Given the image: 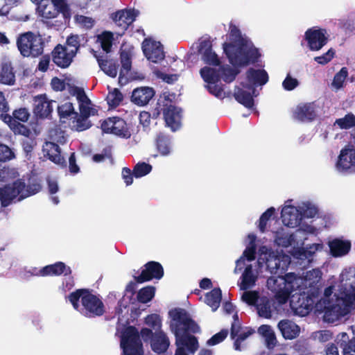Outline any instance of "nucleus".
Returning <instances> with one entry per match:
<instances>
[{"mask_svg": "<svg viewBox=\"0 0 355 355\" xmlns=\"http://www.w3.org/2000/svg\"><path fill=\"white\" fill-rule=\"evenodd\" d=\"M168 315L171 318L170 328L175 335V344L178 346L175 355H188L184 347L189 353L194 354L199 344L197 338L190 334L199 333V325L184 309H173L169 311Z\"/></svg>", "mask_w": 355, "mask_h": 355, "instance_id": "1", "label": "nucleus"}, {"mask_svg": "<svg viewBox=\"0 0 355 355\" xmlns=\"http://www.w3.org/2000/svg\"><path fill=\"white\" fill-rule=\"evenodd\" d=\"M230 42H224L223 48L229 62L234 67H245L257 62L261 53L252 42L243 37L239 28L230 24Z\"/></svg>", "mask_w": 355, "mask_h": 355, "instance_id": "2", "label": "nucleus"}, {"mask_svg": "<svg viewBox=\"0 0 355 355\" xmlns=\"http://www.w3.org/2000/svg\"><path fill=\"white\" fill-rule=\"evenodd\" d=\"M335 301L320 299L315 304V312L324 313V320L334 322L347 315L355 300V290L342 285L338 293H335Z\"/></svg>", "mask_w": 355, "mask_h": 355, "instance_id": "3", "label": "nucleus"}, {"mask_svg": "<svg viewBox=\"0 0 355 355\" xmlns=\"http://www.w3.org/2000/svg\"><path fill=\"white\" fill-rule=\"evenodd\" d=\"M67 298L73 308L87 318L99 317L105 312L103 301L88 288L76 289Z\"/></svg>", "mask_w": 355, "mask_h": 355, "instance_id": "4", "label": "nucleus"}, {"mask_svg": "<svg viewBox=\"0 0 355 355\" xmlns=\"http://www.w3.org/2000/svg\"><path fill=\"white\" fill-rule=\"evenodd\" d=\"M180 111L173 105V101L168 95L164 94L160 95L157 100L156 106L153 110V117L157 119L162 113L166 125L175 132L180 127Z\"/></svg>", "mask_w": 355, "mask_h": 355, "instance_id": "5", "label": "nucleus"}, {"mask_svg": "<svg viewBox=\"0 0 355 355\" xmlns=\"http://www.w3.org/2000/svg\"><path fill=\"white\" fill-rule=\"evenodd\" d=\"M16 44L23 57L37 58L43 54L45 42L39 33L27 31L18 35Z\"/></svg>", "mask_w": 355, "mask_h": 355, "instance_id": "6", "label": "nucleus"}, {"mask_svg": "<svg viewBox=\"0 0 355 355\" xmlns=\"http://www.w3.org/2000/svg\"><path fill=\"white\" fill-rule=\"evenodd\" d=\"M320 293L318 286H311L307 291L295 293L292 295L290 300V306L295 315L306 316L313 309L315 304L319 301Z\"/></svg>", "mask_w": 355, "mask_h": 355, "instance_id": "7", "label": "nucleus"}, {"mask_svg": "<svg viewBox=\"0 0 355 355\" xmlns=\"http://www.w3.org/2000/svg\"><path fill=\"white\" fill-rule=\"evenodd\" d=\"M294 273H288L285 276H272L267 279V287L272 293L280 304H285L294 290Z\"/></svg>", "mask_w": 355, "mask_h": 355, "instance_id": "8", "label": "nucleus"}, {"mask_svg": "<svg viewBox=\"0 0 355 355\" xmlns=\"http://www.w3.org/2000/svg\"><path fill=\"white\" fill-rule=\"evenodd\" d=\"M120 345L123 355H144L139 333L134 326H128L122 331Z\"/></svg>", "mask_w": 355, "mask_h": 355, "instance_id": "9", "label": "nucleus"}, {"mask_svg": "<svg viewBox=\"0 0 355 355\" xmlns=\"http://www.w3.org/2000/svg\"><path fill=\"white\" fill-rule=\"evenodd\" d=\"M26 187V183L21 179H17L12 184L0 187V202L3 207L10 205L15 199L19 198L22 190Z\"/></svg>", "mask_w": 355, "mask_h": 355, "instance_id": "10", "label": "nucleus"}, {"mask_svg": "<svg viewBox=\"0 0 355 355\" xmlns=\"http://www.w3.org/2000/svg\"><path fill=\"white\" fill-rule=\"evenodd\" d=\"M164 274L162 264L157 261H150L144 266L139 275L134 276V279L139 284H142L153 279H160Z\"/></svg>", "mask_w": 355, "mask_h": 355, "instance_id": "11", "label": "nucleus"}, {"mask_svg": "<svg viewBox=\"0 0 355 355\" xmlns=\"http://www.w3.org/2000/svg\"><path fill=\"white\" fill-rule=\"evenodd\" d=\"M246 80L248 83L243 84V87L252 90V94H254L255 87L266 85L268 82L269 76L264 69L250 68L246 71Z\"/></svg>", "mask_w": 355, "mask_h": 355, "instance_id": "12", "label": "nucleus"}, {"mask_svg": "<svg viewBox=\"0 0 355 355\" xmlns=\"http://www.w3.org/2000/svg\"><path fill=\"white\" fill-rule=\"evenodd\" d=\"M327 31L322 28H311L305 32V40L311 51L321 49L328 42L326 36Z\"/></svg>", "mask_w": 355, "mask_h": 355, "instance_id": "13", "label": "nucleus"}, {"mask_svg": "<svg viewBox=\"0 0 355 355\" xmlns=\"http://www.w3.org/2000/svg\"><path fill=\"white\" fill-rule=\"evenodd\" d=\"M254 333L255 331L252 327H243L241 322H232L230 329V337L234 340V349L241 351L243 349L241 345L242 342Z\"/></svg>", "mask_w": 355, "mask_h": 355, "instance_id": "14", "label": "nucleus"}, {"mask_svg": "<svg viewBox=\"0 0 355 355\" xmlns=\"http://www.w3.org/2000/svg\"><path fill=\"white\" fill-rule=\"evenodd\" d=\"M142 50L146 58L155 63L162 60L165 56L161 44L150 39L144 40Z\"/></svg>", "mask_w": 355, "mask_h": 355, "instance_id": "15", "label": "nucleus"}, {"mask_svg": "<svg viewBox=\"0 0 355 355\" xmlns=\"http://www.w3.org/2000/svg\"><path fill=\"white\" fill-rule=\"evenodd\" d=\"M53 63L61 69L69 67L72 63L75 56L67 51L63 45L57 44L51 52Z\"/></svg>", "mask_w": 355, "mask_h": 355, "instance_id": "16", "label": "nucleus"}, {"mask_svg": "<svg viewBox=\"0 0 355 355\" xmlns=\"http://www.w3.org/2000/svg\"><path fill=\"white\" fill-rule=\"evenodd\" d=\"M198 53L202 55V60L205 63L214 67L220 65V60L218 55L213 51L212 43L209 39L202 40L200 42Z\"/></svg>", "mask_w": 355, "mask_h": 355, "instance_id": "17", "label": "nucleus"}, {"mask_svg": "<svg viewBox=\"0 0 355 355\" xmlns=\"http://www.w3.org/2000/svg\"><path fill=\"white\" fill-rule=\"evenodd\" d=\"M317 116L314 103L299 104L293 112V117L302 122H311Z\"/></svg>", "mask_w": 355, "mask_h": 355, "instance_id": "18", "label": "nucleus"}, {"mask_svg": "<svg viewBox=\"0 0 355 355\" xmlns=\"http://www.w3.org/2000/svg\"><path fill=\"white\" fill-rule=\"evenodd\" d=\"M139 12L135 10H121L112 14V19L123 32L136 19Z\"/></svg>", "mask_w": 355, "mask_h": 355, "instance_id": "19", "label": "nucleus"}, {"mask_svg": "<svg viewBox=\"0 0 355 355\" xmlns=\"http://www.w3.org/2000/svg\"><path fill=\"white\" fill-rule=\"evenodd\" d=\"M42 152L44 157L52 162L60 166L62 168L67 167V163L63 156L61 155L60 146L51 141H46L43 146Z\"/></svg>", "mask_w": 355, "mask_h": 355, "instance_id": "20", "label": "nucleus"}, {"mask_svg": "<svg viewBox=\"0 0 355 355\" xmlns=\"http://www.w3.org/2000/svg\"><path fill=\"white\" fill-rule=\"evenodd\" d=\"M55 101H49L46 94H41L35 98L34 113L41 119L49 117L53 112Z\"/></svg>", "mask_w": 355, "mask_h": 355, "instance_id": "21", "label": "nucleus"}, {"mask_svg": "<svg viewBox=\"0 0 355 355\" xmlns=\"http://www.w3.org/2000/svg\"><path fill=\"white\" fill-rule=\"evenodd\" d=\"M88 41L87 34H71L67 37L65 44L63 46L76 57L80 47L86 46Z\"/></svg>", "mask_w": 355, "mask_h": 355, "instance_id": "22", "label": "nucleus"}, {"mask_svg": "<svg viewBox=\"0 0 355 355\" xmlns=\"http://www.w3.org/2000/svg\"><path fill=\"white\" fill-rule=\"evenodd\" d=\"M88 41L87 34H71L67 37L65 44L63 46L76 57L80 47L86 46Z\"/></svg>", "mask_w": 355, "mask_h": 355, "instance_id": "23", "label": "nucleus"}, {"mask_svg": "<svg viewBox=\"0 0 355 355\" xmlns=\"http://www.w3.org/2000/svg\"><path fill=\"white\" fill-rule=\"evenodd\" d=\"M355 166V149H342L336 163V167L340 171H347Z\"/></svg>", "mask_w": 355, "mask_h": 355, "instance_id": "24", "label": "nucleus"}, {"mask_svg": "<svg viewBox=\"0 0 355 355\" xmlns=\"http://www.w3.org/2000/svg\"><path fill=\"white\" fill-rule=\"evenodd\" d=\"M72 271L69 266L64 262L58 261L53 264L47 265L40 270V275L42 277L46 276H64L70 275Z\"/></svg>", "mask_w": 355, "mask_h": 355, "instance_id": "25", "label": "nucleus"}, {"mask_svg": "<svg viewBox=\"0 0 355 355\" xmlns=\"http://www.w3.org/2000/svg\"><path fill=\"white\" fill-rule=\"evenodd\" d=\"M154 95L155 91L151 87H137L132 93L131 101L137 105L143 106L147 105Z\"/></svg>", "mask_w": 355, "mask_h": 355, "instance_id": "26", "label": "nucleus"}, {"mask_svg": "<svg viewBox=\"0 0 355 355\" xmlns=\"http://www.w3.org/2000/svg\"><path fill=\"white\" fill-rule=\"evenodd\" d=\"M337 345L342 349L343 355H355V336L352 338L345 333H339L335 339Z\"/></svg>", "mask_w": 355, "mask_h": 355, "instance_id": "27", "label": "nucleus"}, {"mask_svg": "<svg viewBox=\"0 0 355 355\" xmlns=\"http://www.w3.org/2000/svg\"><path fill=\"white\" fill-rule=\"evenodd\" d=\"M155 148L162 156H167L171 154L173 150L171 137L162 132H159L155 139Z\"/></svg>", "mask_w": 355, "mask_h": 355, "instance_id": "28", "label": "nucleus"}, {"mask_svg": "<svg viewBox=\"0 0 355 355\" xmlns=\"http://www.w3.org/2000/svg\"><path fill=\"white\" fill-rule=\"evenodd\" d=\"M277 326L282 336L286 340H292L297 338L300 332V327L289 320L279 321Z\"/></svg>", "mask_w": 355, "mask_h": 355, "instance_id": "29", "label": "nucleus"}, {"mask_svg": "<svg viewBox=\"0 0 355 355\" xmlns=\"http://www.w3.org/2000/svg\"><path fill=\"white\" fill-rule=\"evenodd\" d=\"M330 252L334 257L347 254L351 249V243L340 239H334L329 242Z\"/></svg>", "mask_w": 355, "mask_h": 355, "instance_id": "30", "label": "nucleus"}, {"mask_svg": "<svg viewBox=\"0 0 355 355\" xmlns=\"http://www.w3.org/2000/svg\"><path fill=\"white\" fill-rule=\"evenodd\" d=\"M295 208L293 206H286L281 211V218L283 223L289 227H295L300 225L301 218L295 213Z\"/></svg>", "mask_w": 355, "mask_h": 355, "instance_id": "31", "label": "nucleus"}, {"mask_svg": "<svg viewBox=\"0 0 355 355\" xmlns=\"http://www.w3.org/2000/svg\"><path fill=\"white\" fill-rule=\"evenodd\" d=\"M170 345L167 336L162 331L155 334L151 342V348L153 352L161 354L165 352Z\"/></svg>", "mask_w": 355, "mask_h": 355, "instance_id": "32", "label": "nucleus"}, {"mask_svg": "<svg viewBox=\"0 0 355 355\" xmlns=\"http://www.w3.org/2000/svg\"><path fill=\"white\" fill-rule=\"evenodd\" d=\"M0 83L13 85L15 83V73L10 62H3L0 70Z\"/></svg>", "mask_w": 355, "mask_h": 355, "instance_id": "33", "label": "nucleus"}, {"mask_svg": "<svg viewBox=\"0 0 355 355\" xmlns=\"http://www.w3.org/2000/svg\"><path fill=\"white\" fill-rule=\"evenodd\" d=\"M42 189L40 180L35 177H31L28 180V184L22 190L21 196L18 198V201H21L31 196L35 195L40 192Z\"/></svg>", "mask_w": 355, "mask_h": 355, "instance_id": "34", "label": "nucleus"}, {"mask_svg": "<svg viewBox=\"0 0 355 355\" xmlns=\"http://www.w3.org/2000/svg\"><path fill=\"white\" fill-rule=\"evenodd\" d=\"M257 331L264 338L268 349H272L277 345L275 334L270 325L262 324L258 328Z\"/></svg>", "mask_w": 355, "mask_h": 355, "instance_id": "35", "label": "nucleus"}, {"mask_svg": "<svg viewBox=\"0 0 355 355\" xmlns=\"http://www.w3.org/2000/svg\"><path fill=\"white\" fill-rule=\"evenodd\" d=\"M120 60L121 63V68L119 73V81L122 83H126L127 78L126 75L130 71L132 68V57L131 54L125 51H123L120 54Z\"/></svg>", "mask_w": 355, "mask_h": 355, "instance_id": "36", "label": "nucleus"}, {"mask_svg": "<svg viewBox=\"0 0 355 355\" xmlns=\"http://www.w3.org/2000/svg\"><path fill=\"white\" fill-rule=\"evenodd\" d=\"M96 58L99 67L102 71L105 72L107 76L115 78L118 72L119 65L116 61L113 60H104L101 56H98L96 54L94 55Z\"/></svg>", "mask_w": 355, "mask_h": 355, "instance_id": "37", "label": "nucleus"}, {"mask_svg": "<svg viewBox=\"0 0 355 355\" xmlns=\"http://www.w3.org/2000/svg\"><path fill=\"white\" fill-rule=\"evenodd\" d=\"M200 74L203 80L209 85L217 83L220 80L219 70L205 66L200 69Z\"/></svg>", "mask_w": 355, "mask_h": 355, "instance_id": "38", "label": "nucleus"}, {"mask_svg": "<svg viewBox=\"0 0 355 355\" xmlns=\"http://www.w3.org/2000/svg\"><path fill=\"white\" fill-rule=\"evenodd\" d=\"M272 301L266 296H262L256 306L259 316L270 319L272 317Z\"/></svg>", "mask_w": 355, "mask_h": 355, "instance_id": "39", "label": "nucleus"}, {"mask_svg": "<svg viewBox=\"0 0 355 355\" xmlns=\"http://www.w3.org/2000/svg\"><path fill=\"white\" fill-rule=\"evenodd\" d=\"M222 300V291L220 288H214L205 295V302L213 311H216Z\"/></svg>", "mask_w": 355, "mask_h": 355, "instance_id": "40", "label": "nucleus"}, {"mask_svg": "<svg viewBox=\"0 0 355 355\" xmlns=\"http://www.w3.org/2000/svg\"><path fill=\"white\" fill-rule=\"evenodd\" d=\"M242 281L239 284L241 290H247L252 288L257 281V277L254 275L252 271V267L251 265H248L244 270L243 273L241 276Z\"/></svg>", "mask_w": 355, "mask_h": 355, "instance_id": "41", "label": "nucleus"}, {"mask_svg": "<svg viewBox=\"0 0 355 355\" xmlns=\"http://www.w3.org/2000/svg\"><path fill=\"white\" fill-rule=\"evenodd\" d=\"M111 134L124 138H129L130 137V133L127 128L125 121L118 116H115L114 125L111 130Z\"/></svg>", "mask_w": 355, "mask_h": 355, "instance_id": "42", "label": "nucleus"}, {"mask_svg": "<svg viewBox=\"0 0 355 355\" xmlns=\"http://www.w3.org/2000/svg\"><path fill=\"white\" fill-rule=\"evenodd\" d=\"M234 96L239 103L247 108H252L254 105L252 94L243 89H239L238 91L234 94Z\"/></svg>", "mask_w": 355, "mask_h": 355, "instance_id": "43", "label": "nucleus"}, {"mask_svg": "<svg viewBox=\"0 0 355 355\" xmlns=\"http://www.w3.org/2000/svg\"><path fill=\"white\" fill-rule=\"evenodd\" d=\"M58 113L60 121L78 116V112L74 110L73 105L70 102L58 106Z\"/></svg>", "mask_w": 355, "mask_h": 355, "instance_id": "44", "label": "nucleus"}, {"mask_svg": "<svg viewBox=\"0 0 355 355\" xmlns=\"http://www.w3.org/2000/svg\"><path fill=\"white\" fill-rule=\"evenodd\" d=\"M155 294V288L148 286L141 288L137 295V299L140 303L146 304L152 300Z\"/></svg>", "mask_w": 355, "mask_h": 355, "instance_id": "45", "label": "nucleus"}, {"mask_svg": "<svg viewBox=\"0 0 355 355\" xmlns=\"http://www.w3.org/2000/svg\"><path fill=\"white\" fill-rule=\"evenodd\" d=\"M51 3L58 14H62L64 19H70L71 12L67 0H51Z\"/></svg>", "mask_w": 355, "mask_h": 355, "instance_id": "46", "label": "nucleus"}, {"mask_svg": "<svg viewBox=\"0 0 355 355\" xmlns=\"http://www.w3.org/2000/svg\"><path fill=\"white\" fill-rule=\"evenodd\" d=\"M220 69L221 71L220 78L227 83L233 82L239 73V70L233 69L229 65L222 66Z\"/></svg>", "mask_w": 355, "mask_h": 355, "instance_id": "47", "label": "nucleus"}, {"mask_svg": "<svg viewBox=\"0 0 355 355\" xmlns=\"http://www.w3.org/2000/svg\"><path fill=\"white\" fill-rule=\"evenodd\" d=\"M334 124L345 130L355 127V116L352 113L347 114L343 118L337 119Z\"/></svg>", "mask_w": 355, "mask_h": 355, "instance_id": "48", "label": "nucleus"}, {"mask_svg": "<svg viewBox=\"0 0 355 355\" xmlns=\"http://www.w3.org/2000/svg\"><path fill=\"white\" fill-rule=\"evenodd\" d=\"M152 168L153 167L150 164L146 162H138L132 169L134 177L136 178L144 177L150 173Z\"/></svg>", "mask_w": 355, "mask_h": 355, "instance_id": "49", "label": "nucleus"}, {"mask_svg": "<svg viewBox=\"0 0 355 355\" xmlns=\"http://www.w3.org/2000/svg\"><path fill=\"white\" fill-rule=\"evenodd\" d=\"M102 49L106 53L111 51L113 42V34L111 32H104L98 37Z\"/></svg>", "mask_w": 355, "mask_h": 355, "instance_id": "50", "label": "nucleus"}, {"mask_svg": "<svg viewBox=\"0 0 355 355\" xmlns=\"http://www.w3.org/2000/svg\"><path fill=\"white\" fill-rule=\"evenodd\" d=\"M260 298L261 297H259V292L256 291H245L241 297L242 300L246 304L250 306H255L258 304Z\"/></svg>", "mask_w": 355, "mask_h": 355, "instance_id": "51", "label": "nucleus"}, {"mask_svg": "<svg viewBox=\"0 0 355 355\" xmlns=\"http://www.w3.org/2000/svg\"><path fill=\"white\" fill-rule=\"evenodd\" d=\"M243 257L249 261H252L256 258V245L252 244L247 247L243 253V257H240L236 261V267H239L241 264L243 263Z\"/></svg>", "mask_w": 355, "mask_h": 355, "instance_id": "52", "label": "nucleus"}, {"mask_svg": "<svg viewBox=\"0 0 355 355\" xmlns=\"http://www.w3.org/2000/svg\"><path fill=\"white\" fill-rule=\"evenodd\" d=\"M69 92L72 96H76L78 102H87L89 101V98L86 95L84 89L77 86L71 85L67 83Z\"/></svg>", "mask_w": 355, "mask_h": 355, "instance_id": "53", "label": "nucleus"}, {"mask_svg": "<svg viewBox=\"0 0 355 355\" xmlns=\"http://www.w3.org/2000/svg\"><path fill=\"white\" fill-rule=\"evenodd\" d=\"M17 173L15 168L0 164V182H7L13 179Z\"/></svg>", "mask_w": 355, "mask_h": 355, "instance_id": "54", "label": "nucleus"}, {"mask_svg": "<svg viewBox=\"0 0 355 355\" xmlns=\"http://www.w3.org/2000/svg\"><path fill=\"white\" fill-rule=\"evenodd\" d=\"M15 157V152L8 146L0 142V162H6Z\"/></svg>", "mask_w": 355, "mask_h": 355, "instance_id": "55", "label": "nucleus"}, {"mask_svg": "<svg viewBox=\"0 0 355 355\" xmlns=\"http://www.w3.org/2000/svg\"><path fill=\"white\" fill-rule=\"evenodd\" d=\"M275 209L274 207H270L261 214L259 220V229L260 232H265L267 223L271 216L275 214Z\"/></svg>", "mask_w": 355, "mask_h": 355, "instance_id": "56", "label": "nucleus"}, {"mask_svg": "<svg viewBox=\"0 0 355 355\" xmlns=\"http://www.w3.org/2000/svg\"><path fill=\"white\" fill-rule=\"evenodd\" d=\"M123 98V95L118 89H114L107 97L108 104L114 107L119 106Z\"/></svg>", "mask_w": 355, "mask_h": 355, "instance_id": "57", "label": "nucleus"}, {"mask_svg": "<svg viewBox=\"0 0 355 355\" xmlns=\"http://www.w3.org/2000/svg\"><path fill=\"white\" fill-rule=\"evenodd\" d=\"M10 130L15 135H23L27 138H28L31 135V130L26 125L19 123V121L14 123Z\"/></svg>", "mask_w": 355, "mask_h": 355, "instance_id": "58", "label": "nucleus"}, {"mask_svg": "<svg viewBox=\"0 0 355 355\" xmlns=\"http://www.w3.org/2000/svg\"><path fill=\"white\" fill-rule=\"evenodd\" d=\"M79 103V110L80 116H84L85 118H89L91 115H94L96 111L91 107V101L89 98V101L87 102H78Z\"/></svg>", "mask_w": 355, "mask_h": 355, "instance_id": "59", "label": "nucleus"}, {"mask_svg": "<svg viewBox=\"0 0 355 355\" xmlns=\"http://www.w3.org/2000/svg\"><path fill=\"white\" fill-rule=\"evenodd\" d=\"M72 119H73V122L75 123L73 127L77 131L85 130L91 126V124L87 121V118L80 116L78 113V116L73 117Z\"/></svg>", "mask_w": 355, "mask_h": 355, "instance_id": "60", "label": "nucleus"}, {"mask_svg": "<svg viewBox=\"0 0 355 355\" xmlns=\"http://www.w3.org/2000/svg\"><path fill=\"white\" fill-rule=\"evenodd\" d=\"M13 116L17 121L27 122L30 118V113L28 109L25 107H20L15 110L13 112Z\"/></svg>", "mask_w": 355, "mask_h": 355, "instance_id": "61", "label": "nucleus"}, {"mask_svg": "<svg viewBox=\"0 0 355 355\" xmlns=\"http://www.w3.org/2000/svg\"><path fill=\"white\" fill-rule=\"evenodd\" d=\"M145 323L155 330L159 329L162 326L161 318L157 314L147 315L145 318Z\"/></svg>", "mask_w": 355, "mask_h": 355, "instance_id": "62", "label": "nucleus"}, {"mask_svg": "<svg viewBox=\"0 0 355 355\" xmlns=\"http://www.w3.org/2000/svg\"><path fill=\"white\" fill-rule=\"evenodd\" d=\"M227 334H228V330L227 329H222L218 333H217V334H214V336H212L211 337V338H209L207 340V344L208 345H217V344L223 342L226 338V337L227 336Z\"/></svg>", "mask_w": 355, "mask_h": 355, "instance_id": "63", "label": "nucleus"}, {"mask_svg": "<svg viewBox=\"0 0 355 355\" xmlns=\"http://www.w3.org/2000/svg\"><path fill=\"white\" fill-rule=\"evenodd\" d=\"M41 15L45 19H51L56 18L59 14L53 6L46 5L42 7Z\"/></svg>", "mask_w": 355, "mask_h": 355, "instance_id": "64", "label": "nucleus"}]
</instances>
